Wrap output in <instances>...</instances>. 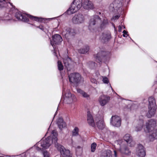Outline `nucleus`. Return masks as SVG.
I'll list each match as a JSON object with an SVG mask.
<instances>
[{
    "instance_id": "obj_1",
    "label": "nucleus",
    "mask_w": 157,
    "mask_h": 157,
    "mask_svg": "<svg viewBox=\"0 0 157 157\" xmlns=\"http://www.w3.org/2000/svg\"><path fill=\"white\" fill-rule=\"evenodd\" d=\"M115 147L122 154L129 155L131 153V151L129 147L122 140H118L115 142Z\"/></svg>"
},
{
    "instance_id": "obj_2",
    "label": "nucleus",
    "mask_w": 157,
    "mask_h": 157,
    "mask_svg": "<svg viewBox=\"0 0 157 157\" xmlns=\"http://www.w3.org/2000/svg\"><path fill=\"white\" fill-rule=\"evenodd\" d=\"M101 22V19L98 15L92 16L90 18L89 22L88 28L91 31H95L97 30L100 26Z\"/></svg>"
},
{
    "instance_id": "obj_3",
    "label": "nucleus",
    "mask_w": 157,
    "mask_h": 157,
    "mask_svg": "<svg viewBox=\"0 0 157 157\" xmlns=\"http://www.w3.org/2000/svg\"><path fill=\"white\" fill-rule=\"evenodd\" d=\"M149 110L147 114V116L148 118H150L153 116L155 113L156 109L155 100L153 97H150L148 99Z\"/></svg>"
},
{
    "instance_id": "obj_4",
    "label": "nucleus",
    "mask_w": 157,
    "mask_h": 157,
    "mask_svg": "<svg viewBox=\"0 0 157 157\" xmlns=\"http://www.w3.org/2000/svg\"><path fill=\"white\" fill-rule=\"evenodd\" d=\"M82 0H74L66 13L70 15L77 12L82 6Z\"/></svg>"
},
{
    "instance_id": "obj_5",
    "label": "nucleus",
    "mask_w": 157,
    "mask_h": 157,
    "mask_svg": "<svg viewBox=\"0 0 157 157\" xmlns=\"http://www.w3.org/2000/svg\"><path fill=\"white\" fill-rule=\"evenodd\" d=\"M122 3L119 0H115L110 4L109 10L111 12H118V10H122Z\"/></svg>"
},
{
    "instance_id": "obj_6",
    "label": "nucleus",
    "mask_w": 157,
    "mask_h": 157,
    "mask_svg": "<svg viewBox=\"0 0 157 157\" xmlns=\"http://www.w3.org/2000/svg\"><path fill=\"white\" fill-rule=\"evenodd\" d=\"M52 134L54 135V138H53V143L55 144V147L57 150L59 151L61 153L63 151L65 148L62 145L57 143V133L56 130H53L52 132Z\"/></svg>"
},
{
    "instance_id": "obj_7",
    "label": "nucleus",
    "mask_w": 157,
    "mask_h": 157,
    "mask_svg": "<svg viewBox=\"0 0 157 157\" xmlns=\"http://www.w3.org/2000/svg\"><path fill=\"white\" fill-rule=\"evenodd\" d=\"M53 135L52 137H48L46 139L42 140L40 142V146L42 147V149H46L48 148L53 142L54 135Z\"/></svg>"
},
{
    "instance_id": "obj_8",
    "label": "nucleus",
    "mask_w": 157,
    "mask_h": 157,
    "mask_svg": "<svg viewBox=\"0 0 157 157\" xmlns=\"http://www.w3.org/2000/svg\"><path fill=\"white\" fill-rule=\"evenodd\" d=\"M85 20L84 15L79 13L76 14L73 17L72 21L74 24H79L83 23Z\"/></svg>"
},
{
    "instance_id": "obj_9",
    "label": "nucleus",
    "mask_w": 157,
    "mask_h": 157,
    "mask_svg": "<svg viewBox=\"0 0 157 157\" xmlns=\"http://www.w3.org/2000/svg\"><path fill=\"white\" fill-rule=\"evenodd\" d=\"M70 82L72 83H78L81 79V76L78 73H74L70 74L69 75Z\"/></svg>"
},
{
    "instance_id": "obj_10",
    "label": "nucleus",
    "mask_w": 157,
    "mask_h": 157,
    "mask_svg": "<svg viewBox=\"0 0 157 157\" xmlns=\"http://www.w3.org/2000/svg\"><path fill=\"white\" fill-rule=\"evenodd\" d=\"M156 121L154 119H151L149 120L146 124V130H145L146 132H150L156 126Z\"/></svg>"
},
{
    "instance_id": "obj_11",
    "label": "nucleus",
    "mask_w": 157,
    "mask_h": 157,
    "mask_svg": "<svg viewBox=\"0 0 157 157\" xmlns=\"http://www.w3.org/2000/svg\"><path fill=\"white\" fill-rule=\"evenodd\" d=\"M63 33L66 37L74 36L76 34L75 30L70 27L66 26L64 28Z\"/></svg>"
},
{
    "instance_id": "obj_12",
    "label": "nucleus",
    "mask_w": 157,
    "mask_h": 157,
    "mask_svg": "<svg viewBox=\"0 0 157 157\" xmlns=\"http://www.w3.org/2000/svg\"><path fill=\"white\" fill-rule=\"evenodd\" d=\"M110 122L111 124L114 127H118L121 125V119L117 116H112Z\"/></svg>"
},
{
    "instance_id": "obj_13",
    "label": "nucleus",
    "mask_w": 157,
    "mask_h": 157,
    "mask_svg": "<svg viewBox=\"0 0 157 157\" xmlns=\"http://www.w3.org/2000/svg\"><path fill=\"white\" fill-rule=\"evenodd\" d=\"M53 41L50 40L51 44L53 48H54L55 46L54 44H58L62 41V39L61 36L58 34H56L52 36Z\"/></svg>"
},
{
    "instance_id": "obj_14",
    "label": "nucleus",
    "mask_w": 157,
    "mask_h": 157,
    "mask_svg": "<svg viewBox=\"0 0 157 157\" xmlns=\"http://www.w3.org/2000/svg\"><path fill=\"white\" fill-rule=\"evenodd\" d=\"M144 124V116L142 115L140 116L139 117V120L137 121L135 130L136 132L140 131L143 128Z\"/></svg>"
},
{
    "instance_id": "obj_15",
    "label": "nucleus",
    "mask_w": 157,
    "mask_h": 157,
    "mask_svg": "<svg viewBox=\"0 0 157 157\" xmlns=\"http://www.w3.org/2000/svg\"><path fill=\"white\" fill-rule=\"evenodd\" d=\"M63 63L65 67L67 68L68 71H70L72 68H73L74 62L68 56L64 59Z\"/></svg>"
},
{
    "instance_id": "obj_16",
    "label": "nucleus",
    "mask_w": 157,
    "mask_h": 157,
    "mask_svg": "<svg viewBox=\"0 0 157 157\" xmlns=\"http://www.w3.org/2000/svg\"><path fill=\"white\" fill-rule=\"evenodd\" d=\"M110 97L107 96L102 95L99 98V101L100 105L102 106L105 105L109 101Z\"/></svg>"
},
{
    "instance_id": "obj_17",
    "label": "nucleus",
    "mask_w": 157,
    "mask_h": 157,
    "mask_svg": "<svg viewBox=\"0 0 157 157\" xmlns=\"http://www.w3.org/2000/svg\"><path fill=\"white\" fill-rule=\"evenodd\" d=\"M108 53L105 51H101L98 52L96 56L97 62L98 63L101 62L102 59L107 57Z\"/></svg>"
},
{
    "instance_id": "obj_18",
    "label": "nucleus",
    "mask_w": 157,
    "mask_h": 157,
    "mask_svg": "<svg viewBox=\"0 0 157 157\" xmlns=\"http://www.w3.org/2000/svg\"><path fill=\"white\" fill-rule=\"evenodd\" d=\"M137 154L139 157H144L146 155L144 148L141 144H140L138 145Z\"/></svg>"
},
{
    "instance_id": "obj_19",
    "label": "nucleus",
    "mask_w": 157,
    "mask_h": 157,
    "mask_svg": "<svg viewBox=\"0 0 157 157\" xmlns=\"http://www.w3.org/2000/svg\"><path fill=\"white\" fill-rule=\"evenodd\" d=\"M15 17L18 20L28 22L29 20L28 18L25 16L23 15L20 12H18L16 13Z\"/></svg>"
},
{
    "instance_id": "obj_20",
    "label": "nucleus",
    "mask_w": 157,
    "mask_h": 157,
    "mask_svg": "<svg viewBox=\"0 0 157 157\" xmlns=\"http://www.w3.org/2000/svg\"><path fill=\"white\" fill-rule=\"evenodd\" d=\"M65 96L68 103H70L72 101H75L76 100L75 97L74 95H72L69 91L65 93Z\"/></svg>"
},
{
    "instance_id": "obj_21",
    "label": "nucleus",
    "mask_w": 157,
    "mask_h": 157,
    "mask_svg": "<svg viewBox=\"0 0 157 157\" xmlns=\"http://www.w3.org/2000/svg\"><path fill=\"white\" fill-rule=\"evenodd\" d=\"M82 6L85 9H92L94 8V6L92 2L88 0H85L82 3Z\"/></svg>"
},
{
    "instance_id": "obj_22",
    "label": "nucleus",
    "mask_w": 157,
    "mask_h": 157,
    "mask_svg": "<svg viewBox=\"0 0 157 157\" xmlns=\"http://www.w3.org/2000/svg\"><path fill=\"white\" fill-rule=\"evenodd\" d=\"M111 35L109 32H105L102 33V41L103 42H108L111 38Z\"/></svg>"
},
{
    "instance_id": "obj_23",
    "label": "nucleus",
    "mask_w": 157,
    "mask_h": 157,
    "mask_svg": "<svg viewBox=\"0 0 157 157\" xmlns=\"http://www.w3.org/2000/svg\"><path fill=\"white\" fill-rule=\"evenodd\" d=\"M87 121L89 124L92 127H94L95 126L94 121L92 116L89 112H87Z\"/></svg>"
},
{
    "instance_id": "obj_24",
    "label": "nucleus",
    "mask_w": 157,
    "mask_h": 157,
    "mask_svg": "<svg viewBox=\"0 0 157 157\" xmlns=\"http://www.w3.org/2000/svg\"><path fill=\"white\" fill-rule=\"evenodd\" d=\"M59 128L61 130L63 128H64L66 126V123L63 121V119L62 118H59L57 122Z\"/></svg>"
},
{
    "instance_id": "obj_25",
    "label": "nucleus",
    "mask_w": 157,
    "mask_h": 157,
    "mask_svg": "<svg viewBox=\"0 0 157 157\" xmlns=\"http://www.w3.org/2000/svg\"><path fill=\"white\" fill-rule=\"evenodd\" d=\"M151 132H152L149 135V138L151 141H153L155 139H157V128L153 129Z\"/></svg>"
},
{
    "instance_id": "obj_26",
    "label": "nucleus",
    "mask_w": 157,
    "mask_h": 157,
    "mask_svg": "<svg viewBox=\"0 0 157 157\" xmlns=\"http://www.w3.org/2000/svg\"><path fill=\"white\" fill-rule=\"evenodd\" d=\"M78 93L82 95L83 97L85 98L87 100H90V95L87 93L85 92L80 89L77 88V89Z\"/></svg>"
},
{
    "instance_id": "obj_27",
    "label": "nucleus",
    "mask_w": 157,
    "mask_h": 157,
    "mask_svg": "<svg viewBox=\"0 0 157 157\" xmlns=\"http://www.w3.org/2000/svg\"><path fill=\"white\" fill-rule=\"evenodd\" d=\"M61 157H71L72 155L69 150L66 149L60 153Z\"/></svg>"
},
{
    "instance_id": "obj_28",
    "label": "nucleus",
    "mask_w": 157,
    "mask_h": 157,
    "mask_svg": "<svg viewBox=\"0 0 157 157\" xmlns=\"http://www.w3.org/2000/svg\"><path fill=\"white\" fill-rule=\"evenodd\" d=\"M97 125L98 128L100 129H103L105 127L104 121L103 120H101L97 122Z\"/></svg>"
},
{
    "instance_id": "obj_29",
    "label": "nucleus",
    "mask_w": 157,
    "mask_h": 157,
    "mask_svg": "<svg viewBox=\"0 0 157 157\" xmlns=\"http://www.w3.org/2000/svg\"><path fill=\"white\" fill-rule=\"evenodd\" d=\"M124 140L127 143H131L132 141V138L130 135L126 134L123 137Z\"/></svg>"
},
{
    "instance_id": "obj_30",
    "label": "nucleus",
    "mask_w": 157,
    "mask_h": 157,
    "mask_svg": "<svg viewBox=\"0 0 157 157\" xmlns=\"http://www.w3.org/2000/svg\"><path fill=\"white\" fill-rule=\"evenodd\" d=\"M89 50V46H86L82 48H80L78 50V52L79 53L84 54L88 52Z\"/></svg>"
},
{
    "instance_id": "obj_31",
    "label": "nucleus",
    "mask_w": 157,
    "mask_h": 157,
    "mask_svg": "<svg viewBox=\"0 0 157 157\" xmlns=\"http://www.w3.org/2000/svg\"><path fill=\"white\" fill-rule=\"evenodd\" d=\"M36 149L38 151H42L44 157H49L48 152L46 150L44 149H42V148L41 149L38 147H36Z\"/></svg>"
},
{
    "instance_id": "obj_32",
    "label": "nucleus",
    "mask_w": 157,
    "mask_h": 157,
    "mask_svg": "<svg viewBox=\"0 0 157 157\" xmlns=\"http://www.w3.org/2000/svg\"><path fill=\"white\" fill-rule=\"evenodd\" d=\"M28 17L32 20H33L34 21L40 22L42 21L44 18L41 17H37L33 16L30 15H28Z\"/></svg>"
},
{
    "instance_id": "obj_33",
    "label": "nucleus",
    "mask_w": 157,
    "mask_h": 157,
    "mask_svg": "<svg viewBox=\"0 0 157 157\" xmlns=\"http://www.w3.org/2000/svg\"><path fill=\"white\" fill-rule=\"evenodd\" d=\"M7 3L6 0H0V8L6 7L7 6Z\"/></svg>"
},
{
    "instance_id": "obj_34",
    "label": "nucleus",
    "mask_w": 157,
    "mask_h": 157,
    "mask_svg": "<svg viewBox=\"0 0 157 157\" xmlns=\"http://www.w3.org/2000/svg\"><path fill=\"white\" fill-rule=\"evenodd\" d=\"M57 64L58 70L60 71H62L63 69V66L61 62L58 60L57 62Z\"/></svg>"
},
{
    "instance_id": "obj_35",
    "label": "nucleus",
    "mask_w": 157,
    "mask_h": 157,
    "mask_svg": "<svg viewBox=\"0 0 157 157\" xmlns=\"http://www.w3.org/2000/svg\"><path fill=\"white\" fill-rule=\"evenodd\" d=\"M108 24V21L106 19H104L102 23L101 24L100 27L101 28H104L105 26L107 25Z\"/></svg>"
},
{
    "instance_id": "obj_36",
    "label": "nucleus",
    "mask_w": 157,
    "mask_h": 157,
    "mask_svg": "<svg viewBox=\"0 0 157 157\" xmlns=\"http://www.w3.org/2000/svg\"><path fill=\"white\" fill-rule=\"evenodd\" d=\"M96 146L97 144L96 143H94L92 144L91 147V151L92 152H94V151Z\"/></svg>"
},
{
    "instance_id": "obj_37",
    "label": "nucleus",
    "mask_w": 157,
    "mask_h": 157,
    "mask_svg": "<svg viewBox=\"0 0 157 157\" xmlns=\"http://www.w3.org/2000/svg\"><path fill=\"white\" fill-rule=\"evenodd\" d=\"M103 155L109 157H111V151L109 150H107L106 152L103 154Z\"/></svg>"
},
{
    "instance_id": "obj_38",
    "label": "nucleus",
    "mask_w": 157,
    "mask_h": 157,
    "mask_svg": "<svg viewBox=\"0 0 157 157\" xmlns=\"http://www.w3.org/2000/svg\"><path fill=\"white\" fill-rule=\"evenodd\" d=\"M78 128L77 127H75V129H74V130L72 132L73 136H77L78 134Z\"/></svg>"
},
{
    "instance_id": "obj_39",
    "label": "nucleus",
    "mask_w": 157,
    "mask_h": 157,
    "mask_svg": "<svg viewBox=\"0 0 157 157\" xmlns=\"http://www.w3.org/2000/svg\"><path fill=\"white\" fill-rule=\"evenodd\" d=\"M103 81L105 83H108L109 82L108 78L106 77H103Z\"/></svg>"
},
{
    "instance_id": "obj_40",
    "label": "nucleus",
    "mask_w": 157,
    "mask_h": 157,
    "mask_svg": "<svg viewBox=\"0 0 157 157\" xmlns=\"http://www.w3.org/2000/svg\"><path fill=\"white\" fill-rule=\"evenodd\" d=\"M36 27L37 28H39L40 29L44 31V28L43 26L42 25H40L39 26H36Z\"/></svg>"
},
{
    "instance_id": "obj_41",
    "label": "nucleus",
    "mask_w": 157,
    "mask_h": 157,
    "mask_svg": "<svg viewBox=\"0 0 157 157\" xmlns=\"http://www.w3.org/2000/svg\"><path fill=\"white\" fill-rule=\"evenodd\" d=\"M120 17V16H119L118 15H117L116 16H115L113 17L112 19V20H115L116 19H118L119 17Z\"/></svg>"
},
{
    "instance_id": "obj_42",
    "label": "nucleus",
    "mask_w": 157,
    "mask_h": 157,
    "mask_svg": "<svg viewBox=\"0 0 157 157\" xmlns=\"http://www.w3.org/2000/svg\"><path fill=\"white\" fill-rule=\"evenodd\" d=\"M123 36L126 37L127 36H125V35H127L128 32L127 31H125V30H124L123 31Z\"/></svg>"
},
{
    "instance_id": "obj_43",
    "label": "nucleus",
    "mask_w": 157,
    "mask_h": 157,
    "mask_svg": "<svg viewBox=\"0 0 157 157\" xmlns=\"http://www.w3.org/2000/svg\"><path fill=\"white\" fill-rule=\"evenodd\" d=\"M91 81L93 83H95L96 82V81L95 79L92 78L91 79Z\"/></svg>"
},
{
    "instance_id": "obj_44",
    "label": "nucleus",
    "mask_w": 157,
    "mask_h": 157,
    "mask_svg": "<svg viewBox=\"0 0 157 157\" xmlns=\"http://www.w3.org/2000/svg\"><path fill=\"white\" fill-rule=\"evenodd\" d=\"M118 31L119 32H121V29H122V27H121V26H120V25H119V26H118Z\"/></svg>"
},
{
    "instance_id": "obj_45",
    "label": "nucleus",
    "mask_w": 157,
    "mask_h": 157,
    "mask_svg": "<svg viewBox=\"0 0 157 157\" xmlns=\"http://www.w3.org/2000/svg\"><path fill=\"white\" fill-rule=\"evenodd\" d=\"M114 156L115 157H117V152L115 150H114Z\"/></svg>"
},
{
    "instance_id": "obj_46",
    "label": "nucleus",
    "mask_w": 157,
    "mask_h": 157,
    "mask_svg": "<svg viewBox=\"0 0 157 157\" xmlns=\"http://www.w3.org/2000/svg\"><path fill=\"white\" fill-rule=\"evenodd\" d=\"M111 134H113V135L115 137L117 135V133L116 132H112Z\"/></svg>"
},
{
    "instance_id": "obj_47",
    "label": "nucleus",
    "mask_w": 157,
    "mask_h": 157,
    "mask_svg": "<svg viewBox=\"0 0 157 157\" xmlns=\"http://www.w3.org/2000/svg\"><path fill=\"white\" fill-rule=\"evenodd\" d=\"M77 149H80L81 151H82V149L81 148V147L80 146H78L76 148V152L77 151Z\"/></svg>"
},
{
    "instance_id": "obj_48",
    "label": "nucleus",
    "mask_w": 157,
    "mask_h": 157,
    "mask_svg": "<svg viewBox=\"0 0 157 157\" xmlns=\"http://www.w3.org/2000/svg\"><path fill=\"white\" fill-rule=\"evenodd\" d=\"M124 29H125V26H124Z\"/></svg>"
},
{
    "instance_id": "obj_49",
    "label": "nucleus",
    "mask_w": 157,
    "mask_h": 157,
    "mask_svg": "<svg viewBox=\"0 0 157 157\" xmlns=\"http://www.w3.org/2000/svg\"><path fill=\"white\" fill-rule=\"evenodd\" d=\"M56 113L55 114V116L56 115Z\"/></svg>"
},
{
    "instance_id": "obj_50",
    "label": "nucleus",
    "mask_w": 157,
    "mask_h": 157,
    "mask_svg": "<svg viewBox=\"0 0 157 157\" xmlns=\"http://www.w3.org/2000/svg\"><path fill=\"white\" fill-rule=\"evenodd\" d=\"M0 157H4L3 156H0Z\"/></svg>"
},
{
    "instance_id": "obj_51",
    "label": "nucleus",
    "mask_w": 157,
    "mask_h": 157,
    "mask_svg": "<svg viewBox=\"0 0 157 157\" xmlns=\"http://www.w3.org/2000/svg\"><path fill=\"white\" fill-rule=\"evenodd\" d=\"M25 157V156H24L23 157Z\"/></svg>"
}]
</instances>
